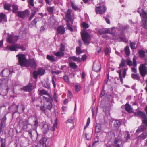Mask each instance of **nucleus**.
<instances>
[{
	"instance_id": "ea45409f",
	"label": "nucleus",
	"mask_w": 147,
	"mask_h": 147,
	"mask_svg": "<svg viewBox=\"0 0 147 147\" xmlns=\"http://www.w3.org/2000/svg\"><path fill=\"white\" fill-rule=\"evenodd\" d=\"M12 7L13 9L12 12L14 13H16L17 14V13L18 12L17 11L18 10V6L15 5H12Z\"/></svg>"
},
{
	"instance_id": "473e14b6",
	"label": "nucleus",
	"mask_w": 147,
	"mask_h": 147,
	"mask_svg": "<svg viewBox=\"0 0 147 147\" xmlns=\"http://www.w3.org/2000/svg\"><path fill=\"white\" fill-rule=\"evenodd\" d=\"M147 136V133H143L138 137V139H139L144 140L146 138Z\"/></svg>"
},
{
	"instance_id": "052dcab7",
	"label": "nucleus",
	"mask_w": 147,
	"mask_h": 147,
	"mask_svg": "<svg viewBox=\"0 0 147 147\" xmlns=\"http://www.w3.org/2000/svg\"><path fill=\"white\" fill-rule=\"evenodd\" d=\"M75 91L76 92L79 91L80 90V86L78 85H76L75 86Z\"/></svg>"
},
{
	"instance_id": "774afa93",
	"label": "nucleus",
	"mask_w": 147,
	"mask_h": 147,
	"mask_svg": "<svg viewBox=\"0 0 147 147\" xmlns=\"http://www.w3.org/2000/svg\"><path fill=\"white\" fill-rule=\"evenodd\" d=\"M39 9L38 8L34 7L33 9L32 10V12H35V13L38 11Z\"/></svg>"
},
{
	"instance_id": "4c0bfd02",
	"label": "nucleus",
	"mask_w": 147,
	"mask_h": 147,
	"mask_svg": "<svg viewBox=\"0 0 147 147\" xmlns=\"http://www.w3.org/2000/svg\"><path fill=\"white\" fill-rule=\"evenodd\" d=\"M124 140L125 142L127 141L130 138V136L129 132L128 131H125L124 133Z\"/></svg>"
},
{
	"instance_id": "a19ab883",
	"label": "nucleus",
	"mask_w": 147,
	"mask_h": 147,
	"mask_svg": "<svg viewBox=\"0 0 147 147\" xmlns=\"http://www.w3.org/2000/svg\"><path fill=\"white\" fill-rule=\"evenodd\" d=\"M139 54L141 58L144 57L145 55V52L144 51L141 50L138 51Z\"/></svg>"
},
{
	"instance_id": "3c124183",
	"label": "nucleus",
	"mask_w": 147,
	"mask_h": 147,
	"mask_svg": "<svg viewBox=\"0 0 147 147\" xmlns=\"http://www.w3.org/2000/svg\"><path fill=\"white\" fill-rule=\"evenodd\" d=\"M38 73L36 70H34L33 72V78L35 79H36L38 78Z\"/></svg>"
},
{
	"instance_id": "13d9d810",
	"label": "nucleus",
	"mask_w": 147,
	"mask_h": 147,
	"mask_svg": "<svg viewBox=\"0 0 147 147\" xmlns=\"http://www.w3.org/2000/svg\"><path fill=\"white\" fill-rule=\"evenodd\" d=\"M110 16L109 15H107L106 17L105 18V20L107 23L109 24H110Z\"/></svg>"
},
{
	"instance_id": "423d86ee",
	"label": "nucleus",
	"mask_w": 147,
	"mask_h": 147,
	"mask_svg": "<svg viewBox=\"0 0 147 147\" xmlns=\"http://www.w3.org/2000/svg\"><path fill=\"white\" fill-rule=\"evenodd\" d=\"M28 124L31 126H34L37 127L38 126V123L37 118L34 116L30 117L26 121Z\"/></svg>"
},
{
	"instance_id": "7ed1b4c3",
	"label": "nucleus",
	"mask_w": 147,
	"mask_h": 147,
	"mask_svg": "<svg viewBox=\"0 0 147 147\" xmlns=\"http://www.w3.org/2000/svg\"><path fill=\"white\" fill-rule=\"evenodd\" d=\"M52 101L51 97H47L45 96H42V101H43L44 103L46 109L49 110H50L53 107Z\"/></svg>"
},
{
	"instance_id": "864d4df0",
	"label": "nucleus",
	"mask_w": 147,
	"mask_h": 147,
	"mask_svg": "<svg viewBox=\"0 0 147 147\" xmlns=\"http://www.w3.org/2000/svg\"><path fill=\"white\" fill-rule=\"evenodd\" d=\"M46 107L45 106H41L40 107V109L41 111L46 114Z\"/></svg>"
},
{
	"instance_id": "09e8293b",
	"label": "nucleus",
	"mask_w": 147,
	"mask_h": 147,
	"mask_svg": "<svg viewBox=\"0 0 147 147\" xmlns=\"http://www.w3.org/2000/svg\"><path fill=\"white\" fill-rule=\"evenodd\" d=\"M69 66L73 69H76L77 67L76 63L74 62L70 63L69 64Z\"/></svg>"
},
{
	"instance_id": "6ab92c4d",
	"label": "nucleus",
	"mask_w": 147,
	"mask_h": 147,
	"mask_svg": "<svg viewBox=\"0 0 147 147\" xmlns=\"http://www.w3.org/2000/svg\"><path fill=\"white\" fill-rule=\"evenodd\" d=\"M32 84L31 83H29L27 85L24 87L23 90L25 91L30 92L32 90Z\"/></svg>"
},
{
	"instance_id": "58836bf2",
	"label": "nucleus",
	"mask_w": 147,
	"mask_h": 147,
	"mask_svg": "<svg viewBox=\"0 0 147 147\" xmlns=\"http://www.w3.org/2000/svg\"><path fill=\"white\" fill-rule=\"evenodd\" d=\"M6 15L2 13L0 14V21H5L6 20Z\"/></svg>"
},
{
	"instance_id": "79ce46f5",
	"label": "nucleus",
	"mask_w": 147,
	"mask_h": 147,
	"mask_svg": "<svg viewBox=\"0 0 147 147\" xmlns=\"http://www.w3.org/2000/svg\"><path fill=\"white\" fill-rule=\"evenodd\" d=\"M82 52L81 51V45L78 47H77L76 48V53L78 55H79L82 53Z\"/></svg>"
},
{
	"instance_id": "69168bd1",
	"label": "nucleus",
	"mask_w": 147,
	"mask_h": 147,
	"mask_svg": "<svg viewBox=\"0 0 147 147\" xmlns=\"http://www.w3.org/2000/svg\"><path fill=\"white\" fill-rule=\"evenodd\" d=\"M127 65L129 66L132 65L133 64H132V62L131 61L129 60H128L126 61Z\"/></svg>"
},
{
	"instance_id": "2f4dec72",
	"label": "nucleus",
	"mask_w": 147,
	"mask_h": 147,
	"mask_svg": "<svg viewBox=\"0 0 147 147\" xmlns=\"http://www.w3.org/2000/svg\"><path fill=\"white\" fill-rule=\"evenodd\" d=\"M5 140L1 138H0V147H5Z\"/></svg>"
},
{
	"instance_id": "603ef678",
	"label": "nucleus",
	"mask_w": 147,
	"mask_h": 147,
	"mask_svg": "<svg viewBox=\"0 0 147 147\" xmlns=\"http://www.w3.org/2000/svg\"><path fill=\"white\" fill-rule=\"evenodd\" d=\"M47 9L49 12L51 13H53L54 9V7H49L47 8Z\"/></svg>"
},
{
	"instance_id": "680f3d73",
	"label": "nucleus",
	"mask_w": 147,
	"mask_h": 147,
	"mask_svg": "<svg viewBox=\"0 0 147 147\" xmlns=\"http://www.w3.org/2000/svg\"><path fill=\"white\" fill-rule=\"evenodd\" d=\"M133 65L134 67H136L137 66V62L136 61V57L134 56L133 59Z\"/></svg>"
},
{
	"instance_id": "39448f33",
	"label": "nucleus",
	"mask_w": 147,
	"mask_h": 147,
	"mask_svg": "<svg viewBox=\"0 0 147 147\" xmlns=\"http://www.w3.org/2000/svg\"><path fill=\"white\" fill-rule=\"evenodd\" d=\"M20 49L22 51L25 50V48L22 45L18 44H14L11 45L10 46H7L5 48L6 50H10L12 51H16L17 49Z\"/></svg>"
},
{
	"instance_id": "37998d69",
	"label": "nucleus",
	"mask_w": 147,
	"mask_h": 147,
	"mask_svg": "<svg viewBox=\"0 0 147 147\" xmlns=\"http://www.w3.org/2000/svg\"><path fill=\"white\" fill-rule=\"evenodd\" d=\"M142 26L145 29H147V20H142Z\"/></svg>"
},
{
	"instance_id": "4be33fe9",
	"label": "nucleus",
	"mask_w": 147,
	"mask_h": 147,
	"mask_svg": "<svg viewBox=\"0 0 147 147\" xmlns=\"http://www.w3.org/2000/svg\"><path fill=\"white\" fill-rule=\"evenodd\" d=\"M32 131H35V132L36 133V134L37 135V136L36 137V139H34L35 140H36L37 139V138H38V134L37 132L36 131V130L34 131L33 129H30L29 130H28L27 131L28 132V134L29 135V136H30V137L31 138V139L32 140H34L33 139V138H32V137H33V135H32Z\"/></svg>"
},
{
	"instance_id": "e2e57ef3",
	"label": "nucleus",
	"mask_w": 147,
	"mask_h": 147,
	"mask_svg": "<svg viewBox=\"0 0 147 147\" xmlns=\"http://www.w3.org/2000/svg\"><path fill=\"white\" fill-rule=\"evenodd\" d=\"M82 26L84 28H87L89 27L88 24L85 22H84L82 23Z\"/></svg>"
},
{
	"instance_id": "20e7f679",
	"label": "nucleus",
	"mask_w": 147,
	"mask_h": 147,
	"mask_svg": "<svg viewBox=\"0 0 147 147\" xmlns=\"http://www.w3.org/2000/svg\"><path fill=\"white\" fill-rule=\"evenodd\" d=\"M18 58L19 65L21 66H25L28 60L26 58V56L24 54H18L16 56Z\"/></svg>"
},
{
	"instance_id": "412c9836",
	"label": "nucleus",
	"mask_w": 147,
	"mask_h": 147,
	"mask_svg": "<svg viewBox=\"0 0 147 147\" xmlns=\"http://www.w3.org/2000/svg\"><path fill=\"white\" fill-rule=\"evenodd\" d=\"M57 31L59 34H63L65 32V28L62 26H59L57 28Z\"/></svg>"
},
{
	"instance_id": "1a4fd4ad",
	"label": "nucleus",
	"mask_w": 147,
	"mask_h": 147,
	"mask_svg": "<svg viewBox=\"0 0 147 147\" xmlns=\"http://www.w3.org/2000/svg\"><path fill=\"white\" fill-rule=\"evenodd\" d=\"M29 14V12L28 10H26L24 11H18L16 15L22 19H25L28 17Z\"/></svg>"
},
{
	"instance_id": "c85d7f7f",
	"label": "nucleus",
	"mask_w": 147,
	"mask_h": 147,
	"mask_svg": "<svg viewBox=\"0 0 147 147\" xmlns=\"http://www.w3.org/2000/svg\"><path fill=\"white\" fill-rule=\"evenodd\" d=\"M138 115L144 119H147V116L146 115L145 113L141 111H139L137 112Z\"/></svg>"
},
{
	"instance_id": "6e6552de",
	"label": "nucleus",
	"mask_w": 147,
	"mask_h": 147,
	"mask_svg": "<svg viewBox=\"0 0 147 147\" xmlns=\"http://www.w3.org/2000/svg\"><path fill=\"white\" fill-rule=\"evenodd\" d=\"M81 35L82 40L85 43H90V36L88 33L86 31L81 32Z\"/></svg>"
},
{
	"instance_id": "bb28decb",
	"label": "nucleus",
	"mask_w": 147,
	"mask_h": 147,
	"mask_svg": "<svg viewBox=\"0 0 147 147\" xmlns=\"http://www.w3.org/2000/svg\"><path fill=\"white\" fill-rule=\"evenodd\" d=\"M22 124L23 125V128L24 129H25L26 131L30 129L28 126L29 124H28V123L26 121V120H25L23 121L22 122Z\"/></svg>"
},
{
	"instance_id": "b1692460",
	"label": "nucleus",
	"mask_w": 147,
	"mask_h": 147,
	"mask_svg": "<svg viewBox=\"0 0 147 147\" xmlns=\"http://www.w3.org/2000/svg\"><path fill=\"white\" fill-rule=\"evenodd\" d=\"M146 126L143 125L140 126L136 131V132H140L144 131L146 129Z\"/></svg>"
},
{
	"instance_id": "8fccbe9b",
	"label": "nucleus",
	"mask_w": 147,
	"mask_h": 147,
	"mask_svg": "<svg viewBox=\"0 0 147 147\" xmlns=\"http://www.w3.org/2000/svg\"><path fill=\"white\" fill-rule=\"evenodd\" d=\"M126 61L123 59H122L121 60V63L119 65V68L120 69L121 67H123L125 66Z\"/></svg>"
},
{
	"instance_id": "0e129e2a",
	"label": "nucleus",
	"mask_w": 147,
	"mask_h": 147,
	"mask_svg": "<svg viewBox=\"0 0 147 147\" xmlns=\"http://www.w3.org/2000/svg\"><path fill=\"white\" fill-rule=\"evenodd\" d=\"M5 125H4V124L0 123V131L1 132H3V129H4V128L5 127Z\"/></svg>"
},
{
	"instance_id": "aec40b11",
	"label": "nucleus",
	"mask_w": 147,
	"mask_h": 147,
	"mask_svg": "<svg viewBox=\"0 0 147 147\" xmlns=\"http://www.w3.org/2000/svg\"><path fill=\"white\" fill-rule=\"evenodd\" d=\"M103 127V124H97L95 127V131L96 133H98L101 131V129Z\"/></svg>"
},
{
	"instance_id": "dca6fc26",
	"label": "nucleus",
	"mask_w": 147,
	"mask_h": 147,
	"mask_svg": "<svg viewBox=\"0 0 147 147\" xmlns=\"http://www.w3.org/2000/svg\"><path fill=\"white\" fill-rule=\"evenodd\" d=\"M106 8L104 6H100L96 9V12L97 13L102 14L105 12Z\"/></svg>"
},
{
	"instance_id": "f257e3e1",
	"label": "nucleus",
	"mask_w": 147,
	"mask_h": 147,
	"mask_svg": "<svg viewBox=\"0 0 147 147\" xmlns=\"http://www.w3.org/2000/svg\"><path fill=\"white\" fill-rule=\"evenodd\" d=\"M8 80L7 78H2L0 79V94L2 95L6 94L9 90L7 87Z\"/></svg>"
},
{
	"instance_id": "ddd939ff",
	"label": "nucleus",
	"mask_w": 147,
	"mask_h": 147,
	"mask_svg": "<svg viewBox=\"0 0 147 147\" xmlns=\"http://www.w3.org/2000/svg\"><path fill=\"white\" fill-rule=\"evenodd\" d=\"M118 29L124 32H128L130 29L129 26L128 25L122 26L121 24H119Z\"/></svg>"
},
{
	"instance_id": "c03bdc74",
	"label": "nucleus",
	"mask_w": 147,
	"mask_h": 147,
	"mask_svg": "<svg viewBox=\"0 0 147 147\" xmlns=\"http://www.w3.org/2000/svg\"><path fill=\"white\" fill-rule=\"evenodd\" d=\"M46 58L47 59L53 62L55 61V59L53 56L47 55Z\"/></svg>"
},
{
	"instance_id": "e433bc0d",
	"label": "nucleus",
	"mask_w": 147,
	"mask_h": 147,
	"mask_svg": "<svg viewBox=\"0 0 147 147\" xmlns=\"http://www.w3.org/2000/svg\"><path fill=\"white\" fill-rule=\"evenodd\" d=\"M39 94L40 96H42L43 95H47L49 97H51L47 92L44 90H40L39 92Z\"/></svg>"
},
{
	"instance_id": "f704fd0d",
	"label": "nucleus",
	"mask_w": 147,
	"mask_h": 147,
	"mask_svg": "<svg viewBox=\"0 0 147 147\" xmlns=\"http://www.w3.org/2000/svg\"><path fill=\"white\" fill-rule=\"evenodd\" d=\"M49 126L47 124H45L42 127V130H43L44 134H46L49 130Z\"/></svg>"
},
{
	"instance_id": "f3484780",
	"label": "nucleus",
	"mask_w": 147,
	"mask_h": 147,
	"mask_svg": "<svg viewBox=\"0 0 147 147\" xmlns=\"http://www.w3.org/2000/svg\"><path fill=\"white\" fill-rule=\"evenodd\" d=\"M101 69L100 64L99 62L96 63L94 62L93 66V70L96 72L99 71Z\"/></svg>"
},
{
	"instance_id": "0eeeda50",
	"label": "nucleus",
	"mask_w": 147,
	"mask_h": 147,
	"mask_svg": "<svg viewBox=\"0 0 147 147\" xmlns=\"http://www.w3.org/2000/svg\"><path fill=\"white\" fill-rule=\"evenodd\" d=\"M139 73L142 77L147 75V67L145 64H141L138 68Z\"/></svg>"
},
{
	"instance_id": "9b49d317",
	"label": "nucleus",
	"mask_w": 147,
	"mask_h": 147,
	"mask_svg": "<svg viewBox=\"0 0 147 147\" xmlns=\"http://www.w3.org/2000/svg\"><path fill=\"white\" fill-rule=\"evenodd\" d=\"M111 145L112 147H123L122 141L117 138H115Z\"/></svg>"
},
{
	"instance_id": "72a5a7b5",
	"label": "nucleus",
	"mask_w": 147,
	"mask_h": 147,
	"mask_svg": "<svg viewBox=\"0 0 147 147\" xmlns=\"http://www.w3.org/2000/svg\"><path fill=\"white\" fill-rule=\"evenodd\" d=\"M69 59L73 60L74 61H77L78 62H80L81 61V59L79 57L77 58L75 56L70 57Z\"/></svg>"
},
{
	"instance_id": "393cba45",
	"label": "nucleus",
	"mask_w": 147,
	"mask_h": 147,
	"mask_svg": "<svg viewBox=\"0 0 147 147\" xmlns=\"http://www.w3.org/2000/svg\"><path fill=\"white\" fill-rule=\"evenodd\" d=\"M122 123V121L116 120L114 122V126L117 128H119Z\"/></svg>"
},
{
	"instance_id": "f8f14e48",
	"label": "nucleus",
	"mask_w": 147,
	"mask_h": 147,
	"mask_svg": "<svg viewBox=\"0 0 147 147\" xmlns=\"http://www.w3.org/2000/svg\"><path fill=\"white\" fill-rule=\"evenodd\" d=\"M25 66L30 67L32 68L35 69L36 66V63L34 59H31L28 61Z\"/></svg>"
},
{
	"instance_id": "5701e85b",
	"label": "nucleus",
	"mask_w": 147,
	"mask_h": 147,
	"mask_svg": "<svg viewBox=\"0 0 147 147\" xmlns=\"http://www.w3.org/2000/svg\"><path fill=\"white\" fill-rule=\"evenodd\" d=\"M25 109V106L24 105L21 104L18 108V112L17 113L19 114L22 113L24 112Z\"/></svg>"
},
{
	"instance_id": "bf43d9fd",
	"label": "nucleus",
	"mask_w": 147,
	"mask_h": 147,
	"mask_svg": "<svg viewBox=\"0 0 147 147\" xmlns=\"http://www.w3.org/2000/svg\"><path fill=\"white\" fill-rule=\"evenodd\" d=\"M56 79V77L55 76H53L52 77V82L53 84V85L54 87H55V84L54 80H55Z\"/></svg>"
},
{
	"instance_id": "de8ad7c7",
	"label": "nucleus",
	"mask_w": 147,
	"mask_h": 147,
	"mask_svg": "<svg viewBox=\"0 0 147 147\" xmlns=\"http://www.w3.org/2000/svg\"><path fill=\"white\" fill-rule=\"evenodd\" d=\"M124 51L126 55L127 56H129L130 54V50L129 47L128 46H127L125 47Z\"/></svg>"
},
{
	"instance_id": "4d7b16f0",
	"label": "nucleus",
	"mask_w": 147,
	"mask_h": 147,
	"mask_svg": "<svg viewBox=\"0 0 147 147\" xmlns=\"http://www.w3.org/2000/svg\"><path fill=\"white\" fill-rule=\"evenodd\" d=\"M7 118L6 116V115L4 116L1 120V123H0L4 124L5 125V122L6 121V120Z\"/></svg>"
},
{
	"instance_id": "c756f323",
	"label": "nucleus",
	"mask_w": 147,
	"mask_h": 147,
	"mask_svg": "<svg viewBox=\"0 0 147 147\" xmlns=\"http://www.w3.org/2000/svg\"><path fill=\"white\" fill-rule=\"evenodd\" d=\"M131 78L134 79L138 81L140 80V77L138 74H131Z\"/></svg>"
},
{
	"instance_id": "5fc2aeb1",
	"label": "nucleus",
	"mask_w": 147,
	"mask_h": 147,
	"mask_svg": "<svg viewBox=\"0 0 147 147\" xmlns=\"http://www.w3.org/2000/svg\"><path fill=\"white\" fill-rule=\"evenodd\" d=\"M63 78L64 80L67 83H69V77L65 75L63 76Z\"/></svg>"
},
{
	"instance_id": "49530a36",
	"label": "nucleus",
	"mask_w": 147,
	"mask_h": 147,
	"mask_svg": "<svg viewBox=\"0 0 147 147\" xmlns=\"http://www.w3.org/2000/svg\"><path fill=\"white\" fill-rule=\"evenodd\" d=\"M10 5L8 3H5L4 4V7L5 10L9 11L10 9Z\"/></svg>"
},
{
	"instance_id": "7c9ffc66",
	"label": "nucleus",
	"mask_w": 147,
	"mask_h": 147,
	"mask_svg": "<svg viewBox=\"0 0 147 147\" xmlns=\"http://www.w3.org/2000/svg\"><path fill=\"white\" fill-rule=\"evenodd\" d=\"M140 16L142 18V20H147V13L145 11L141 13Z\"/></svg>"
},
{
	"instance_id": "c9c22d12",
	"label": "nucleus",
	"mask_w": 147,
	"mask_h": 147,
	"mask_svg": "<svg viewBox=\"0 0 147 147\" xmlns=\"http://www.w3.org/2000/svg\"><path fill=\"white\" fill-rule=\"evenodd\" d=\"M38 75L42 76L45 73V70L42 68H39L37 71Z\"/></svg>"
},
{
	"instance_id": "338daca9",
	"label": "nucleus",
	"mask_w": 147,
	"mask_h": 147,
	"mask_svg": "<svg viewBox=\"0 0 147 147\" xmlns=\"http://www.w3.org/2000/svg\"><path fill=\"white\" fill-rule=\"evenodd\" d=\"M71 6L73 9H74L75 10H76L78 9V8L77 6L75 5V4L73 3H71Z\"/></svg>"
},
{
	"instance_id": "4468645a",
	"label": "nucleus",
	"mask_w": 147,
	"mask_h": 147,
	"mask_svg": "<svg viewBox=\"0 0 147 147\" xmlns=\"http://www.w3.org/2000/svg\"><path fill=\"white\" fill-rule=\"evenodd\" d=\"M13 72V69H6L3 70L1 71V74L3 76L7 77L9 76L10 74L12 73Z\"/></svg>"
},
{
	"instance_id": "6e6d98bb",
	"label": "nucleus",
	"mask_w": 147,
	"mask_h": 147,
	"mask_svg": "<svg viewBox=\"0 0 147 147\" xmlns=\"http://www.w3.org/2000/svg\"><path fill=\"white\" fill-rule=\"evenodd\" d=\"M130 47L132 49H136V47L135 46L136 45L135 43L134 42H130Z\"/></svg>"
},
{
	"instance_id": "9d476101",
	"label": "nucleus",
	"mask_w": 147,
	"mask_h": 147,
	"mask_svg": "<svg viewBox=\"0 0 147 147\" xmlns=\"http://www.w3.org/2000/svg\"><path fill=\"white\" fill-rule=\"evenodd\" d=\"M18 37L19 36H18L8 34L7 38V41L9 43H14L18 40Z\"/></svg>"
},
{
	"instance_id": "2eb2a0df",
	"label": "nucleus",
	"mask_w": 147,
	"mask_h": 147,
	"mask_svg": "<svg viewBox=\"0 0 147 147\" xmlns=\"http://www.w3.org/2000/svg\"><path fill=\"white\" fill-rule=\"evenodd\" d=\"M127 69H126L125 68H124L123 69V72L122 76L121 75V70H120L118 72V73L119 74L120 81L121 83L122 84H123V83L122 76L123 78H125V77L126 75V71Z\"/></svg>"
},
{
	"instance_id": "a211bd4d",
	"label": "nucleus",
	"mask_w": 147,
	"mask_h": 147,
	"mask_svg": "<svg viewBox=\"0 0 147 147\" xmlns=\"http://www.w3.org/2000/svg\"><path fill=\"white\" fill-rule=\"evenodd\" d=\"M11 107V109L13 112V115L16 113L18 112V106L16 105L14 102H13L12 105L11 107H9L8 108L9 110Z\"/></svg>"
},
{
	"instance_id": "a878e982",
	"label": "nucleus",
	"mask_w": 147,
	"mask_h": 147,
	"mask_svg": "<svg viewBox=\"0 0 147 147\" xmlns=\"http://www.w3.org/2000/svg\"><path fill=\"white\" fill-rule=\"evenodd\" d=\"M47 139L45 138H43L40 141V144L43 147L46 146V143L47 141Z\"/></svg>"
},
{
	"instance_id": "cd10ccee",
	"label": "nucleus",
	"mask_w": 147,
	"mask_h": 147,
	"mask_svg": "<svg viewBox=\"0 0 147 147\" xmlns=\"http://www.w3.org/2000/svg\"><path fill=\"white\" fill-rule=\"evenodd\" d=\"M125 109L126 111L129 113H131L132 112V108L131 105L127 103L125 105Z\"/></svg>"
},
{
	"instance_id": "a18cd8bd",
	"label": "nucleus",
	"mask_w": 147,
	"mask_h": 147,
	"mask_svg": "<svg viewBox=\"0 0 147 147\" xmlns=\"http://www.w3.org/2000/svg\"><path fill=\"white\" fill-rule=\"evenodd\" d=\"M54 55L57 57H61L63 56L64 55V54L62 52L59 51L55 53Z\"/></svg>"
},
{
	"instance_id": "f03ea898",
	"label": "nucleus",
	"mask_w": 147,
	"mask_h": 147,
	"mask_svg": "<svg viewBox=\"0 0 147 147\" xmlns=\"http://www.w3.org/2000/svg\"><path fill=\"white\" fill-rule=\"evenodd\" d=\"M71 11L68 9L67 12L65 14V20L66 21V25L68 28L71 31H73V30L71 26L73 24V20L71 18Z\"/></svg>"
}]
</instances>
